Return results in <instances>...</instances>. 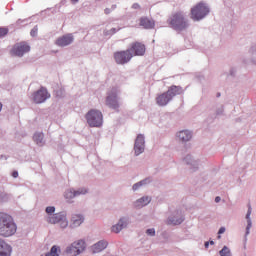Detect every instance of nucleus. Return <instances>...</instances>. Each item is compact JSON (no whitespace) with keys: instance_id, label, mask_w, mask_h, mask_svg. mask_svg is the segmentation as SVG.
<instances>
[{"instance_id":"1","label":"nucleus","mask_w":256,"mask_h":256,"mask_svg":"<svg viewBox=\"0 0 256 256\" xmlns=\"http://www.w3.org/2000/svg\"><path fill=\"white\" fill-rule=\"evenodd\" d=\"M17 233V224L9 214L0 213V236L13 237Z\"/></svg>"},{"instance_id":"2","label":"nucleus","mask_w":256,"mask_h":256,"mask_svg":"<svg viewBox=\"0 0 256 256\" xmlns=\"http://www.w3.org/2000/svg\"><path fill=\"white\" fill-rule=\"evenodd\" d=\"M183 93V88L180 86H171L167 92L159 94L156 97V103L159 107H165L169 105L170 101H173V97H177V95H181Z\"/></svg>"},{"instance_id":"3","label":"nucleus","mask_w":256,"mask_h":256,"mask_svg":"<svg viewBox=\"0 0 256 256\" xmlns=\"http://www.w3.org/2000/svg\"><path fill=\"white\" fill-rule=\"evenodd\" d=\"M169 25L172 29H175V31H183L189 27V23L187 22V19H185V15L181 12H176L170 17Z\"/></svg>"},{"instance_id":"4","label":"nucleus","mask_w":256,"mask_h":256,"mask_svg":"<svg viewBox=\"0 0 256 256\" xmlns=\"http://www.w3.org/2000/svg\"><path fill=\"white\" fill-rule=\"evenodd\" d=\"M207 15H209V7L202 2L191 8L190 18L193 21H201V19H205Z\"/></svg>"},{"instance_id":"5","label":"nucleus","mask_w":256,"mask_h":256,"mask_svg":"<svg viewBox=\"0 0 256 256\" xmlns=\"http://www.w3.org/2000/svg\"><path fill=\"white\" fill-rule=\"evenodd\" d=\"M86 120L90 127H101L103 125V114L98 110H90L86 114Z\"/></svg>"},{"instance_id":"6","label":"nucleus","mask_w":256,"mask_h":256,"mask_svg":"<svg viewBox=\"0 0 256 256\" xmlns=\"http://www.w3.org/2000/svg\"><path fill=\"white\" fill-rule=\"evenodd\" d=\"M46 221L51 225H57L58 223L61 229H66V227L69 225V222L67 221V215H65L63 212L47 216Z\"/></svg>"},{"instance_id":"7","label":"nucleus","mask_w":256,"mask_h":256,"mask_svg":"<svg viewBox=\"0 0 256 256\" xmlns=\"http://www.w3.org/2000/svg\"><path fill=\"white\" fill-rule=\"evenodd\" d=\"M85 251V241L78 240L73 242L70 246L66 248V256H77L81 255Z\"/></svg>"},{"instance_id":"8","label":"nucleus","mask_w":256,"mask_h":256,"mask_svg":"<svg viewBox=\"0 0 256 256\" xmlns=\"http://www.w3.org/2000/svg\"><path fill=\"white\" fill-rule=\"evenodd\" d=\"M133 57V53H131V50H122L117 51L114 53V61L117 63V65H126V63H129Z\"/></svg>"},{"instance_id":"9","label":"nucleus","mask_w":256,"mask_h":256,"mask_svg":"<svg viewBox=\"0 0 256 256\" xmlns=\"http://www.w3.org/2000/svg\"><path fill=\"white\" fill-rule=\"evenodd\" d=\"M31 47L26 42H20L13 46L10 53L13 57H23L24 53H29Z\"/></svg>"},{"instance_id":"10","label":"nucleus","mask_w":256,"mask_h":256,"mask_svg":"<svg viewBox=\"0 0 256 256\" xmlns=\"http://www.w3.org/2000/svg\"><path fill=\"white\" fill-rule=\"evenodd\" d=\"M128 51L132 53L133 57H143V55H145V51H147V48L145 47V44L141 42H133Z\"/></svg>"},{"instance_id":"11","label":"nucleus","mask_w":256,"mask_h":256,"mask_svg":"<svg viewBox=\"0 0 256 256\" xmlns=\"http://www.w3.org/2000/svg\"><path fill=\"white\" fill-rule=\"evenodd\" d=\"M49 97H51V95L49 94V92H47V89L42 87L41 89H39L33 94V101L34 103H37V104L45 103V101H47Z\"/></svg>"},{"instance_id":"12","label":"nucleus","mask_w":256,"mask_h":256,"mask_svg":"<svg viewBox=\"0 0 256 256\" xmlns=\"http://www.w3.org/2000/svg\"><path fill=\"white\" fill-rule=\"evenodd\" d=\"M135 155H141L145 151V136L138 135L134 144Z\"/></svg>"},{"instance_id":"13","label":"nucleus","mask_w":256,"mask_h":256,"mask_svg":"<svg viewBox=\"0 0 256 256\" xmlns=\"http://www.w3.org/2000/svg\"><path fill=\"white\" fill-rule=\"evenodd\" d=\"M139 25L143 29H155V20L147 16H143L139 19Z\"/></svg>"},{"instance_id":"14","label":"nucleus","mask_w":256,"mask_h":256,"mask_svg":"<svg viewBox=\"0 0 256 256\" xmlns=\"http://www.w3.org/2000/svg\"><path fill=\"white\" fill-rule=\"evenodd\" d=\"M73 43V35L72 34H66L64 36L59 37L56 40V45L58 47H67V45H71Z\"/></svg>"},{"instance_id":"15","label":"nucleus","mask_w":256,"mask_h":256,"mask_svg":"<svg viewBox=\"0 0 256 256\" xmlns=\"http://www.w3.org/2000/svg\"><path fill=\"white\" fill-rule=\"evenodd\" d=\"M87 193V189L80 188L78 190H68L65 193L66 199H74V197H78V195H85Z\"/></svg>"},{"instance_id":"16","label":"nucleus","mask_w":256,"mask_h":256,"mask_svg":"<svg viewBox=\"0 0 256 256\" xmlns=\"http://www.w3.org/2000/svg\"><path fill=\"white\" fill-rule=\"evenodd\" d=\"M107 245H109L107 241L101 240L91 247V251L92 253H101V251L107 249Z\"/></svg>"},{"instance_id":"17","label":"nucleus","mask_w":256,"mask_h":256,"mask_svg":"<svg viewBox=\"0 0 256 256\" xmlns=\"http://www.w3.org/2000/svg\"><path fill=\"white\" fill-rule=\"evenodd\" d=\"M0 256H11V247L0 238Z\"/></svg>"},{"instance_id":"18","label":"nucleus","mask_w":256,"mask_h":256,"mask_svg":"<svg viewBox=\"0 0 256 256\" xmlns=\"http://www.w3.org/2000/svg\"><path fill=\"white\" fill-rule=\"evenodd\" d=\"M106 105L112 109H119V103L117 102V95L108 96L106 99Z\"/></svg>"},{"instance_id":"19","label":"nucleus","mask_w":256,"mask_h":256,"mask_svg":"<svg viewBox=\"0 0 256 256\" xmlns=\"http://www.w3.org/2000/svg\"><path fill=\"white\" fill-rule=\"evenodd\" d=\"M124 227H127V222H125L123 219H120L116 225L112 226L111 231L112 233H121Z\"/></svg>"},{"instance_id":"20","label":"nucleus","mask_w":256,"mask_h":256,"mask_svg":"<svg viewBox=\"0 0 256 256\" xmlns=\"http://www.w3.org/2000/svg\"><path fill=\"white\" fill-rule=\"evenodd\" d=\"M191 137H192V134L191 132L187 131V130H182L178 133V139L180 141H183V142H187V141H190L191 140Z\"/></svg>"},{"instance_id":"21","label":"nucleus","mask_w":256,"mask_h":256,"mask_svg":"<svg viewBox=\"0 0 256 256\" xmlns=\"http://www.w3.org/2000/svg\"><path fill=\"white\" fill-rule=\"evenodd\" d=\"M149 203H151V198H149V196H145L137 200L135 205L136 207H145V205H149Z\"/></svg>"},{"instance_id":"22","label":"nucleus","mask_w":256,"mask_h":256,"mask_svg":"<svg viewBox=\"0 0 256 256\" xmlns=\"http://www.w3.org/2000/svg\"><path fill=\"white\" fill-rule=\"evenodd\" d=\"M85 221V218L79 214H75L72 216V223L74 227H79Z\"/></svg>"},{"instance_id":"23","label":"nucleus","mask_w":256,"mask_h":256,"mask_svg":"<svg viewBox=\"0 0 256 256\" xmlns=\"http://www.w3.org/2000/svg\"><path fill=\"white\" fill-rule=\"evenodd\" d=\"M33 139L37 145H43V133H36Z\"/></svg>"},{"instance_id":"24","label":"nucleus","mask_w":256,"mask_h":256,"mask_svg":"<svg viewBox=\"0 0 256 256\" xmlns=\"http://www.w3.org/2000/svg\"><path fill=\"white\" fill-rule=\"evenodd\" d=\"M183 218L175 219V218H169L168 219V225H181Z\"/></svg>"},{"instance_id":"25","label":"nucleus","mask_w":256,"mask_h":256,"mask_svg":"<svg viewBox=\"0 0 256 256\" xmlns=\"http://www.w3.org/2000/svg\"><path fill=\"white\" fill-rule=\"evenodd\" d=\"M251 207H249V209H248V212H247V215H246V219H247V221H248V225H247V234H249V229H251Z\"/></svg>"},{"instance_id":"26","label":"nucleus","mask_w":256,"mask_h":256,"mask_svg":"<svg viewBox=\"0 0 256 256\" xmlns=\"http://www.w3.org/2000/svg\"><path fill=\"white\" fill-rule=\"evenodd\" d=\"M220 256H231V250H229L227 246H224L220 251Z\"/></svg>"},{"instance_id":"27","label":"nucleus","mask_w":256,"mask_h":256,"mask_svg":"<svg viewBox=\"0 0 256 256\" xmlns=\"http://www.w3.org/2000/svg\"><path fill=\"white\" fill-rule=\"evenodd\" d=\"M46 213L48 217H51V215H54L53 213H55V206L46 207Z\"/></svg>"},{"instance_id":"28","label":"nucleus","mask_w":256,"mask_h":256,"mask_svg":"<svg viewBox=\"0 0 256 256\" xmlns=\"http://www.w3.org/2000/svg\"><path fill=\"white\" fill-rule=\"evenodd\" d=\"M145 183H147V180H143V181H140L139 183L134 184L133 191H137L139 187H141L142 185H145Z\"/></svg>"},{"instance_id":"29","label":"nucleus","mask_w":256,"mask_h":256,"mask_svg":"<svg viewBox=\"0 0 256 256\" xmlns=\"http://www.w3.org/2000/svg\"><path fill=\"white\" fill-rule=\"evenodd\" d=\"M9 33L7 28H0V37H5Z\"/></svg>"},{"instance_id":"30","label":"nucleus","mask_w":256,"mask_h":256,"mask_svg":"<svg viewBox=\"0 0 256 256\" xmlns=\"http://www.w3.org/2000/svg\"><path fill=\"white\" fill-rule=\"evenodd\" d=\"M37 31H39V29L37 28V26H35L30 32L31 36L37 37Z\"/></svg>"},{"instance_id":"31","label":"nucleus","mask_w":256,"mask_h":256,"mask_svg":"<svg viewBox=\"0 0 256 256\" xmlns=\"http://www.w3.org/2000/svg\"><path fill=\"white\" fill-rule=\"evenodd\" d=\"M147 235H150L151 237H154L155 235V229L151 228L146 231Z\"/></svg>"},{"instance_id":"32","label":"nucleus","mask_w":256,"mask_h":256,"mask_svg":"<svg viewBox=\"0 0 256 256\" xmlns=\"http://www.w3.org/2000/svg\"><path fill=\"white\" fill-rule=\"evenodd\" d=\"M12 177H14V179H17V177H19V172L13 171L12 172Z\"/></svg>"},{"instance_id":"33","label":"nucleus","mask_w":256,"mask_h":256,"mask_svg":"<svg viewBox=\"0 0 256 256\" xmlns=\"http://www.w3.org/2000/svg\"><path fill=\"white\" fill-rule=\"evenodd\" d=\"M104 13H105L106 15H109V13H111V9H110V8H106V9L104 10Z\"/></svg>"},{"instance_id":"34","label":"nucleus","mask_w":256,"mask_h":256,"mask_svg":"<svg viewBox=\"0 0 256 256\" xmlns=\"http://www.w3.org/2000/svg\"><path fill=\"white\" fill-rule=\"evenodd\" d=\"M218 233H219V235H221V234L225 233V228H223V227H222V228H220V229H219V231H218Z\"/></svg>"},{"instance_id":"35","label":"nucleus","mask_w":256,"mask_h":256,"mask_svg":"<svg viewBox=\"0 0 256 256\" xmlns=\"http://www.w3.org/2000/svg\"><path fill=\"white\" fill-rule=\"evenodd\" d=\"M219 201H221V197L217 196V197L215 198V203H219Z\"/></svg>"},{"instance_id":"36","label":"nucleus","mask_w":256,"mask_h":256,"mask_svg":"<svg viewBox=\"0 0 256 256\" xmlns=\"http://www.w3.org/2000/svg\"><path fill=\"white\" fill-rule=\"evenodd\" d=\"M133 8H134V9H139V4H134V5H133Z\"/></svg>"},{"instance_id":"37","label":"nucleus","mask_w":256,"mask_h":256,"mask_svg":"<svg viewBox=\"0 0 256 256\" xmlns=\"http://www.w3.org/2000/svg\"><path fill=\"white\" fill-rule=\"evenodd\" d=\"M205 248H206V249L209 248V242H205Z\"/></svg>"},{"instance_id":"38","label":"nucleus","mask_w":256,"mask_h":256,"mask_svg":"<svg viewBox=\"0 0 256 256\" xmlns=\"http://www.w3.org/2000/svg\"><path fill=\"white\" fill-rule=\"evenodd\" d=\"M3 109V104L0 102V112L2 111Z\"/></svg>"},{"instance_id":"39","label":"nucleus","mask_w":256,"mask_h":256,"mask_svg":"<svg viewBox=\"0 0 256 256\" xmlns=\"http://www.w3.org/2000/svg\"><path fill=\"white\" fill-rule=\"evenodd\" d=\"M72 3H77L79 0H71Z\"/></svg>"},{"instance_id":"40","label":"nucleus","mask_w":256,"mask_h":256,"mask_svg":"<svg viewBox=\"0 0 256 256\" xmlns=\"http://www.w3.org/2000/svg\"><path fill=\"white\" fill-rule=\"evenodd\" d=\"M210 245H215V242H213V241H210Z\"/></svg>"},{"instance_id":"41","label":"nucleus","mask_w":256,"mask_h":256,"mask_svg":"<svg viewBox=\"0 0 256 256\" xmlns=\"http://www.w3.org/2000/svg\"><path fill=\"white\" fill-rule=\"evenodd\" d=\"M217 97H221V94H220V93H218V94H217Z\"/></svg>"},{"instance_id":"42","label":"nucleus","mask_w":256,"mask_h":256,"mask_svg":"<svg viewBox=\"0 0 256 256\" xmlns=\"http://www.w3.org/2000/svg\"><path fill=\"white\" fill-rule=\"evenodd\" d=\"M116 6H112V9H115Z\"/></svg>"}]
</instances>
